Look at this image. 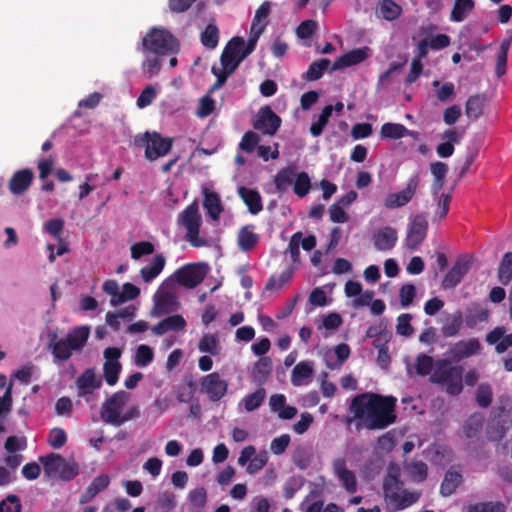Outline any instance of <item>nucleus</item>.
<instances>
[{"instance_id":"0eeeda50","label":"nucleus","mask_w":512,"mask_h":512,"mask_svg":"<svg viewBox=\"0 0 512 512\" xmlns=\"http://www.w3.org/2000/svg\"><path fill=\"white\" fill-rule=\"evenodd\" d=\"M430 380L443 385L448 394L458 395L463 389V368L443 361L436 366Z\"/></svg>"},{"instance_id":"7c9ffc66","label":"nucleus","mask_w":512,"mask_h":512,"mask_svg":"<svg viewBox=\"0 0 512 512\" xmlns=\"http://www.w3.org/2000/svg\"><path fill=\"white\" fill-rule=\"evenodd\" d=\"M166 259L162 254L156 255L151 263L144 266L140 270V275L145 282H151L155 279L164 269Z\"/></svg>"},{"instance_id":"6e6d98bb","label":"nucleus","mask_w":512,"mask_h":512,"mask_svg":"<svg viewBox=\"0 0 512 512\" xmlns=\"http://www.w3.org/2000/svg\"><path fill=\"white\" fill-rule=\"evenodd\" d=\"M322 508L323 501L315 492L310 493L301 504L302 512H321Z\"/></svg>"},{"instance_id":"6ab92c4d","label":"nucleus","mask_w":512,"mask_h":512,"mask_svg":"<svg viewBox=\"0 0 512 512\" xmlns=\"http://www.w3.org/2000/svg\"><path fill=\"white\" fill-rule=\"evenodd\" d=\"M397 240V230L390 226L382 227L373 234V244L378 251L391 250L396 245Z\"/></svg>"},{"instance_id":"b1692460","label":"nucleus","mask_w":512,"mask_h":512,"mask_svg":"<svg viewBox=\"0 0 512 512\" xmlns=\"http://www.w3.org/2000/svg\"><path fill=\"white\" fill-rule=\"evenodd\" d=\"M481 350V344L478 339L472 338L468 340L459 341L456 343L452 350V356L458 360L468 358L472 355L478 354Z\"/></svg>"},{"instance_id":"338daca9","label":"nucleus","mask_w":512,"mask_h":512,"mask_svg":"<svg viewBox=\"0 0 512 512\" xmlns=\"http://www.w3.org/2000/svg\"><path fill=\"white\" fill-rule=\"evenodd\" d=\"M408 471L413 480L421 482L426 478L427 465L421 461L412 462L408 465Z\"/></svg>"},{"instance_id":"49530a36","label":"nucleus","mask_w":512,"mask_h":512,"mask_svg":"<svg viewBox=\"0 0 512 512\" xmlns=\"http://www.w3.org/2000/svg\"><path fill=\"white\" fill-rule=\"evenodd\" d=\"M139 293H140V290L138 287H136L135 285H133L131 283H125L122 286V290L119 293V296H117L114 299H111L110 303L112 306H117L126 301L135 299L139 295Z\"/></svg>"},{"instance_id":"de8ad7c7","label":"nucleus","mask_w":512,"mask_h":512,"mask_svg":"<svg viewBox=\"0 0 512 512\" xmlns=\"http://www.w3.org/2000/svg\"><path fill=\"white\" fill-rule=\"evenodd\" d=\"M511 277H512V252H507L504 254L503 259L498 268V279L503 285H506L510 282Z\"/></svg>"},{"instance_id":"8fccbe9b","label":"nucleus","mask_w":512,"mask_h":512,"mask_svg":"<svg viewBox=\"0 0 512 512\" xmlns=\"http://www.w3.org/2000/svg\"><path fill=\"white\" fill-rule=\"evenodd\" d=\"M483 427V417L479 414L472 415L464 424L463 432L467 438L476 437Z\"/></svg>"},{"instance_id":"f03ea898","label":"nucleus","mask_w":512,"mask_h":512,"mask_svg":"<svg viewBox=\"0 0 512 512\" xmlns=\"http://www.w3.org/2000/svg\"><path fill=\"white\" fill-rule=\"evenodd\" d=\"M130 398V394L125 391L112 394L101 405V420L114 427H120L128 421L138 418L140 409L137 405L129 406Z\"/></svg>"},{"instance_id":"052dcab7","label":"nucleus","mask_w":512,"mask_h":512,"mask_svg":"<svg viewBox=\"0 0 512 512\" xmlns=\"http://www.w3.org/2000/svg\"><path fill=\"white\" fill-rule=\"evenodd\" d=\"M268 455L265 451L258 453L251 461L248 463L246 467V472L248 474H256L267 464Z\"/></svg>"},{"instance_id":"423d86ee","label":"nucleus","mask_w":512,"mask_h":512,"mask_svg":"<svg viewBox=\"0 0 512 512\" xmlns=\"http://www.w3.org/2000/svg\"><path fill=\"white\" fill-rule=\"evenodd\" d=\"M177 222L178 225L185 229V239L193 247H206L210 245V241L200 234L202 217L196 201L179 214Z\"/></svg>"},{"instance_id":"f704fd0d","label":"nucleus","mask_w":512,"mask_h":512,"mask_svg":"<svg viewBox=\"0 0 512 512\" xmlns=\"http://www.w3.org/2000/svg\"><path fill=\"white\" fill-rule=\"evenodd\" d=\"M258 235L254 232L253 226L242 227L238 232L237 243L242 251L253 249L258 243Z\"/></svg>"},{"instance_id":"c756f323","label":"nucleus","mask_w":512,"mask_h":512,"mask_svg":"<svg viewBox=\"0 0 512 512\" xmlns=\"http://www.w3.org/2000/svg\"><path fill=\"white\" fill-rule=\"evenodd\" d=\"M76 384L79 394L84 395L99 388L101 386V379L96 377L93 369H88L77 379Z\"/></svg>"},{"instance_id":"2eb2a0df","label":"nucleus","mask_w":512,"mask_h":512,"mask_svg":"<svg viewBox=\"0 0 512 512\" xmlns=\"http://www.w3.org/2000/svg\"><path fill=\"white\" fill-rule=\"evenodd\" d=\"M281 125V118L269 106L262 107L254 121V128L267 135H274Z\"/></svg>"},{"instance_id":"dca6fc26","label":"nucleus","mask_w":512,"mask_h":512,"mask_svg":"<svg viewBox=\"0 0 512 512\" xmlns=\"http://www.w3.org/2000/svg\"><path fill=\"white\" fill-rule=\"evenodd\" d=\"M104 377L108 385L113 386L118 381L119 373L121 372V364L118 359L121 357V350L116 347H109L104 350Z\"/></svg>"},{"instance_id":"c03bdc74","label":"nucleus","mask_w":512,"mask_h":512,"mask_svg":"<svg viewBox=\"0 0 512 512\" xmlns=\"http://www.w3.org/2000/svg\"><path fill=\"white\" fill-rule=\"evenodd\" d=\"M295 178V172L293 168H285L280 170L275 176V186L277 191H286Z\"/></svg>"},{"instance_id":"09e8293b","label":"nucleus","mask_w":512,"mask_h":512,"mask_svg":"<svg viewBox=\"0 0 512 512\" xmlns=\"http://www.w3.org/2000/svg\"><path fill=\"white\" fill-rule=\"evenodd\" d=\"M271 371V359L268 357H262L255 363L253 367V376L257 381L262 382L268 377Z\"/></svg>"},{"instance_id":"aec40b11","label":"nucleus","mask_w":512,"mask_h":512,"mask_svg":"<svg viewBox=\"0 0 512 512\" xmlns=\"http://www.w3.org/2000/svg\"><path fill=\"white\" fill-rule=\"evenodd\" d=\"M369 55V48L363 47L349 51L339 57L333 64L332 70H338L363 62Z\"/></svg>"},{"instance_id":"5fc2aeb1","label":"nucleus","mask_w":512,"mask_h":512,"mask_svg":"<svg viewBox=\"0 0 512 512\" xmlns=\"http://www.w3.org/2000/svg\"><path fill=\"white\" fill-rule=\"evenodd\" d=\"M311 187L310 177L306 172H301L297 175L294 183V192L299 197L306 196Z\"/></svg>"},{"instance_id":"a211bd4d","label":"nucleus","mask_w":512,"mask_h":512,"mask_svg":"<svg viewBox=\"0 0 512 512\" xmlns=\"http://www.w3.org/2000/svg\"><path fill=\"white\" fill-rule=\"evenodd\" d=\"M333 472L348 493H355L357 491L356 476L353 471L347 468L344 458H337L333 461Z\"/></svg>"},{"instance_id":"393cba45","label":"nucleus","mask_w":512,"mask_h":512,"mask_svg":"<svg viewBox=\"0 0 512 512\" xmlns=\"http://www.w3.org/2000/svg\"><path fill=\"white\" fill-rule=\"evenodd\" d=\"M185 326L186 321L181 315H173L153 326L151 330L156 335H163L169 331H181Z\"/></svg>"},{"instance_id":"9b49d317","label":"nucleus","mask_w":512,"mask_h":512,"mask_svg":"<svg viewBox=\"0 0 512 512\" xmlns=\"http://www.w3.org/2000/svg\"><path fill=\"white\" fill-rule=\"evenodd\" d=\"M40 461L44 466V471L49 477L59 476L61 479L70 481L78 474V466L74 462H67L59 454H50L41 457Z\"/></svg>"},{"instance_id":"58836bf2","label":"nucleus","mask_w":512,"mask_h":512,"mask_svg":"<svg viewBox=\"0 0 512 512\" xmlns=\"http://www.w3.org/2000/svg\"><path fill=\"white\" fill-rule=\"evenodd\" d=\"M435 88V94L440 102H447L453 100L456 96L455 87L452 82H445L443 84L440 81L435 80L432 83Z\"/></svg>"},{"instance_id":"774afa93","label":"nucleus","mask_w":512,"mask_h":512,"mask_svg":"<svg viewBox=\"0 0 512 512\" xmlns=\"http://www.w3.org/2000/svg\"><path fill=\"white\" fill-rule=\"evenodd\" d=\"M21 503L16 495H9L0 502V512H20Z\"/></svg>"},{"instance_id":"37998d69","label":"nucleus","mask_w":512,"mask_h":512,"mask_svg":"<svg viewBox=\"0 0 512 512\" xmlns=\"http://www.w3.org/2000/svg\"><path fill=\"white\" fill-rule=\"evenodd\" d=\"M201 352L209 353L211 355H218L221 351L218 338L213 334H205L198 345Z\"/></svg>"},{"instance_id":"e2e57ef3","label":"nucleus","mask_w":512,"mask_h":512,"mask_svg":"<svg viewBox=\"0 0 512 512\" xmlns=\"http://www.w3.org/2000/svg\"><path fill=\"white\" fill-rule=\"evenodd\" d=\"M259 141L260 137L258 134L253 131H248L243 135L239 147L241 150L251 153L258 145Z\"/></svg>"},{"instance_id":"9d476101","label":"nucleus","mask_w":512,"mask_h":512,"mask_svg":"<svg viewBox=\"0 0 512 512\" xmlns=\"http://www.w3.org/2000/svg\"><path fill=\"white\" fill-rule=\"evenodd\" d=\"M142 47L144 51L164 55L176 51L177 42L165 29L154 28L144 36Z\"/></svg>"},{"instance_id":"0e129e2a","label":"nucleus","mask_w":512,"mask_h":512,"mask_svg":"<svg viewBox=\"0 0 512 512\" xmlns=\"http://www.w3.org/2000/svg\"><path fill=\"white\" fill-rule=\"evenodd\" d=\"M293 273L294 268L292 266L286 268L278 277L273 276L270 278L267 288L279 289L292 278Z\"/></svg>"},{"instance_id":"72a5a7b5","label":"nucleus","mask_w":512,"mask_h":512,"mask_svg":"<svg viewBox=\"0 0 512 512\" xmlns=\"http://www.w3.org/2000/svg\"><path fill=\"white\" fill-rule=\"evenodd\" d=\"M431 173L434 177L431 189L434 195H438L445 184V176L448 172V166L440 161L433 162L430 165Z\"/></svg>"},{"instance_id":"c9c22d12","label":"nucleus","mask_w":512,"mask_h":512,"mask_svg":"<svg viewBox=\"0 0 512 512\" xmlns=\"http://www.w3.org/2000/svg\"><path fill=\"white\" fill-rule=\"evenodd\" d=\"M203 205L207 210L208 215L212 218V220L218 221L219 216L222 212L221 200L219 195L214 192L205 190Z\"/></svg>"},{"instance_id":"4468645a","label":"nucleus","mask_w":512,"mask_h":512,"mask_svg":"<svg viewBox=\"0 0 512 512\" xmlns=\"http://www.w3.org/2000/svg\"><path fill=\"white\" fill-rule=\"evenodd\" d=\"M200 387L211 401L216 402L226 394L228 383L217 372H213L202 378Z\"/></svg>"},{"instance_id":"f8f14e48","label":"nucleus","mask_w":512,"mask_h":512,"mask_svg":"<svg viewBox=\"0 0 512 512\" xmlns=\"http://www.w3.org/2000/svg\"><path fill=\"white\" fill-rule=\"evenodd\" d=\"M206 275V266L204 264H187L177 271L168 279L175 283H179L185 288H194L200 284Z\"/></svg>"},{"instance_id":"13d9d810","label":"nucleus","mask_w":512,"mask_h":512,"mask_svg":"<svg viewBox=\"0 0 512 512\" xmlns=\"http://www.w3.org/2000/svg\"><path fill=\"white\" fill-rule=\"evenodd\" d=\"M201 41L208 48H215L218 44V29L215 25L209 24L201 34Z\"/></svg>"},{"instance_id":"c85d7f7f","label":"nucleus","mask_w":512,"mask_h":512,"mask_svg":"<svg viewBox=\"0 0 512 512\" xmlns=\"http://www.w3.org/2000/svg\"><path fill=\"white\" fill-rule=\"evenodd\" d=\"M487 103V97L484 94H476L470 96L465 105L466 116L475 121L483 113V109Z\"/></svg>"},{"instance_id":"680f3d73","label":"nucleus","mask_w":512,"mask_h":512,"mask_svg":"<svg viewBox=\"0 0 512 512\" xmlns=\"http://www.w3.org/2000/svg\"><path fill=\"white\" fill-rule=\"evenodd\" d=\"M130 251L132 259L138 260L144 255L152 254L154 246L150 242L142 241L132 245Z\"/></svg>"},{"instance_id":"4be33fe9","label":"nucleus","mask_w":512,"mask_h":512,"mask_svg":"<svg viewBox=\"0 0 512 512\" xmlns=\"http://www.w3.org/2000/svg\"><path fill=\"white\" fill-rule=\"evenodd\" d=\"M110 483V477L107 474H101L93 479L90 485L81 494L79 502L86 504L91 502L95 496L105 490Z\"/></svg>"},{"instance_id":"2f4dec72","label":"nucleus","mask_w":512,"mask_h":512,"mask_svg":"<svg viewBox=\"0 0 512 512\" xmlns=\"http://www.w3.org/2000/svg\"><path fill=\"white\" fill-rule=\"evenodd\" d=\"M377 15L386 21H394L402 14V8L393 0H382L378 3Z\"/></svg>"},{"instance_id":"4c0bfd02","label":"nucleus","mask_w":512,"mask_h":512,"mask_svg":"<svg viewBox=\"0 0 512 512\" xmlns=\"http://www.w3.org/2000/svg\"><path fill=\"white\" fill-rule=\"evenodd\" d=\"M474 9L473 0H455L451 20L454 22H462Z\"/></svg>"},{"instance_id":"7ed1b4c3","label":"nucleus","mask_w":512,"mask_h":512,"mask_svg":"<svg viewBox=\"0 0 512 512\" xmlns=\"http://www.w3.org/2000/svg\"><path fill=\"white\" fill-rule=\"evenodd\" d=\"M248 56L245 50V41L243 38H232L225 47L221 55V67H213L212 72L217 76L216 83L212 86L211 91L219 89L225 83L227 77L234 72L238 65Z\"/></svg>"},{"instance_id":"473e14b6","label":"nucleus","mask_w":512,"mask_h":512,"mask_svg":"<svg viewBox=\"0 0 512 512\" xmlns=\"http://www.w3.org/2000/svg\"><path fill=\"white\" fill-rule=\"evenodd\" d=\"M489 311L480 304L473 303L467 308L466 325L470 328L475 327L481 322L487 321Z\"/></svg>"},{"instance_id":"864d4df0","label":"nucleus","mask_w":512,"mask_h":512,"mask_svg":"<svg viewBox=\"0 0 512 512\" xmlns=\"http://www.w3.org/2000/svg\"><path fill=\"white\" fill-rule=\"evenodd\" d=\"M161 65V60L158 57L146 55L142 63V71L147 78H152L159 73Z\"/></svg>"},{"instance_id":"bb28decb","label":"nucleus","mask_w":512,"mask_h":512,"mask_svg":"<svg viewBox=\"0 0 512 512\" xmlns=\"http://www.w3.org/2000/svg\"><path fill=\"white\" fill-rule=\"evenodd\" d=\"M350 355V348L347 344H339L333 350L325 354L326 365L330 369L339 368Z\"/></svg>"},{"instance_id":"a18cd8bd","label":"nucleus","mask_w":512,"mask_h":512,"mask_svg":"<svg viewBox=\"0 0 512 512\" xmlns=\"http://www.w3.org/2000/svg\"><path fill=\"white\" fill-rule=\"evenodd\" d=\"M333 106L327 105L321 112V114L318 116V119L312 123L310 127V133L312 136L317 137L321 135L323 132L325 126L327 125L329 118L332 115Z\"/></svg>"},{"instance_id":"69168bd1","label":"nucleus","mask_w":512,"mask_h":512,"mask_svg":"<svg viewBox=\"0 0 512 512\" xmlns=\"http://www.w3.org/2000/svg\"><path fill=\"white\" fill-rule=\"evenodd\" d=\"M188 500L197 508H203L207 501V492L203 487L195 488L188 494Z\"/></svg>"},{"instance_id":"a19ab883","label":"nucleus","mask_w":512,"mask_h":512,"mask_svg":"<svg viewBox=\"0 0 512 512\" xmlns=\"http://www.w3.org/2000/svg\"><path fill=\"white\" fill-rule=\"evenodd\" d=\"M265 396H266L265 389L259 388L255 392L245 396L242 399L241 404L244 406V409L247 412H251V411H254V410H256L257 408L260 407V405L262 404Z\"/></svg>"},{"instance_id":"ddd939ff","label":"nucleus","mask_w":512,"mask_h":512,"mask_svg":"<svg viewBox=\"0 0 512 512\" xmlns=\"http://www.w3.org/2000/svg\"><path fill=\"white\" fill-rule=\"evenodd\" d=\"M419 186V176L413 175L407 182L406 188L400 192L388 193L383 205L388 209H396L408 204L415 195Z\"/></svg>"},{"instance_id":"1a4fd4ad","label":"nucleus","mask_w":512,"mask_h":512,"mask_svg":"<svg viewBox=\"0 0 512 512\" xmlns=\"http://www.w3.org/2000/svg\"><path fill=\"white\" fill-rule=\"evenodd\" d=\"M153 302L154 305L150 312L153 317L169 314L179 308L172 280L167 279L159 286L153 296Z\"/></svg>"},{"instance_id":"39448f33","label":"nucleus","mask_w":512,"mask_h":512,"mask_svg":"<svg viewBox=\"0 0 512 512\" xmlns=\"http://www.w3.org/2000/svg\"><path fill=\"white\" fill-rule=\"evenodd\" d=\"M384 494L387 508L392 512L403 510L420 498V492L405 489L403 484L393 476L386 479Z\"/></svg>"},{"instance_id":"412c9836","label":"nucleus","mask_w":512,"mask_h":512,"mask_svg":"<svg viewBox=\"0 0 512 512\" xmlns=\"http://www.w3.org/2000/svg\"><path fill=\"white\" fill-rule=\"evenodd\" d=\"M314 372L311 361L299 362L292 370L291 382L294 386H304L310 383Z\"/></svg>"},{"instance_id":"f3484780","label":"nucleus","mask_w":512,"mask_h":512,"mask_svg":"<svg viewBox=\"0 0 512 512\" xmlns=\"http://www.w3.org/2000/svg\"><path fill=\"white\" fill-rule=\"evenodd\" d=\"M428 222L423 215H416L408 228L406 246L410 250L416 249L425 239Z\"/></svg>"},{"instance_id":"4d7b16f0","label":"nucleus","mask_w":512,"mask_h":512,"mask_svg":"<svg viewBox=\"0 0 512 512\" xmlns=\"http://www.w3.org/2000/svg\"><path fill=\"white\" fill-rule=\"evenodd\" d=\"M330 61L328 59H322L318 62H314L310 65L306 72V79L309 81H315L319 79L323 72L328 68Z\"/></svg>"},{"instance_id":"5701e85b","label":"nucleus","mask_w":512,"mask_h":512,"mask_svg":"<svg viewBox=\"0 0 512 512\" xmlns=\"http://www.w3.org/2000/svg\"><path fill=\"white\" fill-rule=\"evenodd\" d=\"M470 262L465 258H459L443 280L444 287H455L462 277L468 272Z\"/></svg>"},{"instance_id":"603ef678","label":"nucleus","mask_w":512,"mask_h":512,"mask_svg":"<svg viewBox=\"0 0 512 512\" xmlns=\"http://www.w3.org/2000/svg\"><path fill=\"white\" fill-rule=\"evenodd\" d=\"M511 40L507 39L501 43L500 50L497 54L496 59V74L498 77H501L506 72V63H507V55L508 50L510 48Z\"/></svg>"},{"instance_id":"cd10ccee","label":"nucleus","mask_w":512,"mask_h":512,"mask_svg":"<svg viewBox=\"0 0 512 512\" xmlns=\"http://www.w3.org/2000/svg\"><path fill=\"white\" fill-rule=\"evenodd\" d=\"M238 194L252 214L262 210V199L258 191L241 186L238 188Z\"/></svg>"},{"instance_id":"20e7f679","label":"nucleus","mask_w":512,"mask_h":512,"mask_svg":"<svg viewBox=\"0 0 512 512\" xmlns=\"http://www.w3.org/2000/svg\"><path fill=\"white\" fill-rule=\"evenodd\" d=\"M89 335L90 329L87 326L74 328L66 338L58 339L54 333L50 335L48 348L52 351L55 361H66L72 356L73 351H79L84 347Z\"/></svg>"},{"instance_id":"79ce46f5","label":"nucleus","mask_w":512,"mask_h":512,"mask_svg":"<svg viewBox=\"0 0 512 512\" xmlns=\"http://www.w3.org/2000/svg\"><path fill=\"white\" fill-rule=\"evenodd\" d=\"M381 135L385 138L400 139L410 135V131L402 124L385 123L381 128Z\"/></svg>"},{"instance_id":"a878e982","label":"nucleus","mask_w":512,"mask_h":512,"mask_svg":"<svg viewBox=\"0 0 512 512\" xmlns=\"http://www.w3.org/2000/svg\"><path fill=\"white\" fill-rule=\"evenodd\" d=\"M33 180V172L29 169H24L16 172L10 182L9 188L13 194L19 195L26 191Z\"/></svg>"},{"instance_id":"6e6552de","label":"nucleus","mask_w":512,"mask_h":512,"mask_svg":"<svg viewBox=\"0 0 512 512\" xmlns=\"http://www.w3.org/2000/svg\"><path fill=\"white\" fill-rule=\"evenodd\" d=\"M133 143L137 147H145V157L150 161L164 157L173 145L171 138L162 137L157 132L138 134L134 137Z\"/></svg>"},{"instance_id":"bf43d9fd","label":"nucleus","mask_w":512,"mask_h":512,"mask_svg":"<svg viewBox=\"0 0 512 512\" xmlns=\"http://www.w3.org/2000/svg\"><path fill=\"white\" fill-rule=\"evenodd\" d=\"M505 509L501 502H485L470 506L468 512H505Z\"/></svg>"},{"instance_id":"f257e3e1","label":"nucleus","mask_w":512,"mask_h":512,"mask_svg":"<svg viewBox=\"0 0 512 512\" xmlns=\"http://www.w3.org/2000/svg\"><path fill=\"white\" fill-rule=\"evenodd\" d=\"M397 399L376 393H362L355 396L349 406L352 417L348 422H355L357 429L382 430L395 423Z\"/></svg>"},{"instance_id":"ea45409f","label":"nucleus","mask_w":512,"mask_h":512,"mask_svg":"<svg viewBox=\"0 0 512 512\" xmlns=\"http://www.w3.org/2000/svg\"><path fill=\"white\" fill-rule=\"evenodd\" d=\"M433 359L430 356L425 354H420L416 358V363L412 367L410 364H407V371L411 375L413 368L418 375H428L432 371Z\"/></svg>"},{"instance_id":"3c124183","label":"nucleus","mask_w":512,"mask_h":512,"mask_svg":"<svg viewBox=\"0 0 512 512\" xmlns=\"http://www.w3.org/2000/svg\"><path fill=\"white\" fill-rule=\"evenodd\" d=\"M153 350L147 345H139L134 355V363L138 367H146L153 360Z\"/></svg>"},{"instance_id":"e433bc0d","label":"nucleus","mask_w":512,"mask_h":512,"mask_svg":"<svg viewBox=\"0 0 512 512\" xmlns=\"http://www.w3.org/2000/svg\"><path fill=\"white\" fill-rule=\"evenodd\" d=\"M461 482L462 475L459 472L452 470L447 471L440 487V493L443 496L452 495Z\"/></svg>"}]
</instances>
